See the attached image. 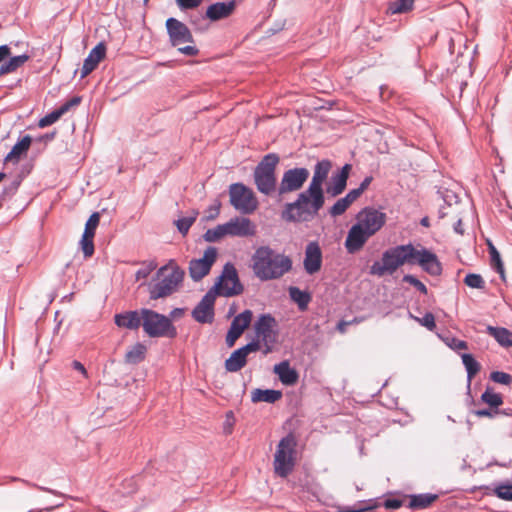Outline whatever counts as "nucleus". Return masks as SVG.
I'll return each mask as SVG.
<instances>
[{"label":"nucleus","instance_id":"29","mask_svg":"<svg viewBox=\"0 0 512 512\" xmlns=\"http://www.w3.org/2000/svg\"><path fill=\"white\" fill-rule=\"evenodd\" d=\"M31 137L26 135L21 140H19L5 157V161L7 162H15L17 163L23 155H25L31 145Z\"/></svg>","mask_w":512,"mask_h":512},{"label":"nucleus","instance_id":"27","mask_svg":"<svg viewBox=\"0 0 512 512\" xmlns=\"http://www.w3.org/2000/svg\"><path fill=\"white\" fill-rule=\"evenodd\" d=\"M274 373L284 385H294L298 381V373L291 368L288 361H282L273 368Z\"/></svg>","mask_w":512,"mask_h":512},{"label":"nucleus","instance_id":"33","mask_svg":"<svg viewBox=\"0 0 512 512\" xmlns=\"http://www.w3.org/2000/svg\"><path fill=\"white\" fill-rule=\"evenodd\" d=\"M290 298L298 305V308L301 311L307 309L308 304L311 300V296L308 292L302 291L298 287H290L289 288Z\"/></svg>","mask_w":512,"mask_h":512},{"label":"nucleus","instance_id":"18","mask_svg":"<svg viewBox=\"0 0 512 512\" xmlns=\"http://www.w3.org/2000/svg\"><path fill=\"white\" fill-rule=\"evenodd\" d=\"M166 28L172 46L193 42L192 33L183 22L175 18H168Z\"/></svg>","mask_w":512,"mask_h":512},{"label":"nucleus","instance_id":"42","mask_svg":"<svg viewBox=\"0 0 512 512\" xmlns=\"http://www.w3.org/2000/svg\"><path fill=\"white\" fill-rule=\"evenodd\" d=\"M99 221H100V215L98 212H94L93 214H91V216L89 217V219L87 220V222L85 224V229H84L83 233L94 237L96 228L99 225Z\"/></svg>","mask_w":512,"mask_h":512},{"label":"nucleus","instance_id":"48","mask_svg":"<svg viewBox=\"0 0 512 512\" xmlns=\"http://www.w3.org/2000/svg\"><path fill=\"white\" fill-rule=\"evenodd\" d=\"M417 321L424 327L429 330H433L435 328V318L432 313H426L422 318H417Z\"/></svg>","mask_w":512,"mask_h":512},{"label":"nucleus","instance_id":"28","mask_svg":"<svg viewBox=\"0 0 512 512\" xmlns=\"http://www.w3.org/2000/svg\"><path fill=\"white\" fill-rule=\"evenodd\" d=\"M114 321L118 327L127 329H137L140 325H142L140 311H128L125 313L116 314Z\"/></svg>","mask_w":512,"mask_h":512},{"label":"nucleus","instance_id":"21","mask_svg":"<svg viewBox=\"0 0 512 512\" xmlns=\"http://www.w3.org/2000/svg\"><path fill=\"white\" fill-rule=\"evenodd\" d=\"M106 45L103 42L98 43L89 53L87 58L84 60L81 69V78L88 76L94 71L98 64L105 58Z\"/></svg>","mask_w":512,"mask_h":512},{"label":"nucleus","instance_id":"9","mask_svg":"<svg viewBox=\"0 0 512 512\" xmlns=\"http://www.w3.org/2000/svg\"><path fill=\"white\" fill-rule=\"evenodd\" d=\"M279 162L276 154H267L256 166L254 171V181L258 191L264 195H271L277 191V181L275 169Z\"/></svg>","mask_w":512,"mask_h":512},{"label":"nucleus","instance_id":"53","mask_svg":"<svg viewBox=\"0 0 512 512\" xmlns=\"http://www.w3.org/2000/svg\"><path fill=\"white\" fill-rule=\"evenodd\" d=\"M369 508L362 506V504L354 505L353 507H343L340 509V512H365Z\"/></svg>","mask_w":512,"mask_h":512},{"label":"nucleus","instance_id":"24","mask_svg":"<svg viewBox=\"0 0 512 512\" xmlns=\"http://www.w3.org/2000/svg\"><path fill=\"white\" fill-rule=\"evenodd\" d=\"M349 170H350V165L345 164L342 167V169L340 170V172H338L337 174L332 176L331 183L327 187L328 194L335 197L344 191L346 184H347Z\"/></svg>","mask_w":512,"mask_h":512},{"label":"nucleus","instance_id":"26","mask_svg":"<svg viewBox=\"0 0 512 512\" xmlns=\"http://www.w3.org/2000/svg\"><path fill=\"white\" fill-rule=\"evenodd\" d=\"M331 166V162L328 160H322L315 165L314 174L308 186L311 190H323L322 186L330 172Z\"/></svg>","mask_w":512,"mask_h":512},{"label":"nucleus","instance_id":"30","mask_svg":"<svg viewBox=\"0 0 512 512\" xmlns=\"http://www.w3.org/2000/svg\"><path fill=\"white\" fill-rule=\"evenodd\" d=\"M282 397V392L279 390L273 389H254L251 392V400L254 403L257 402H266V403H275Z\"/></svg>","mask_w":512,"mask_h":512},{"label":"nucleus","instance_id":"8","mask_svg":"<svg viewBox=\"0 0 512 512\" xmlns=\"http://www.w3.org/2000/svg\"><path fill=\"white\" fill-rule=\"evenodd\" d=\"M144 332L152 338H175L177 329L171 319L154 310L143 308L140 310Z\"/></svg>","mask_w":512,"mask_h":512},{"label":"nucleus","instance_id":"34","mask_svg":"<svg viewBox=\"0 0 512 512\" xmlns=\"http://www.w3.org/2000/svg\"><path fill=\"white\" fill-rule=\"evenodd\" d=\"M29 60V56L26 54L11 57L8 62L0 67V75L12 73L19 67L24 65Z\"/></svg>","mask_w":512,"mask_h":512},{"label":"nucleus","instance_id":"19","mask_svg":"<svg viewBox=\"0 0 512 512\" xmlns=\"http://www.w3.org/2000/svg\"><path fill=\"white\" fill-rule=\"evenodd\" d=\"M216 294L207 292L198 305L193 309L192 316L199 323H212L214 319V303Z\"/></svg>","mask_w":512,"mask_h":512},{"label":"nucleus","instance_id":"51","mask_svg":"<svg viewBox=\"0 0 512 512\" xmlns=\"http://www.w3.org/2000/svg\"><path fill=\"white\" fill-rule=\"evenodd\" d=\"M465 284L472 288H480V275L468 274L464 279Z\"/></svg>","mask_w":512,"mask_h":512},{"label":"nucleus","instance_id":"64","mask_svg":"<svg viewBox=\"0 0 512 512\" xmlns=\"http://www.w3.org/2000/svg\"><path fill=\"white\" fill-rule=\"evenodd\" d=\"M5 173L0 172V182L5 178Z\"/></svg>","mask_w":512,"mask_h":512},{"label":"nucleus","instance_id":"47","mask_svg":"<svg viewBox=\"0 0 512 512\" xmlns=\"http://www.w3.org/2000/svg\"><path fill=\"white\" fill-rule=\"evenodd\" d=\"M156 266V263L153 261L147 263L143 268L136 272V279L140 280L148 277L150 273L156 268Z\"/></svg>","mask_w":512,"mask_h":512},{"label":"nucleus","instance_id":"49","mask_svg":"<svg viewBox=\"0 0 512 512\" xmlns=\"http://www.w3.org/2000/svg\"><path fill=\"white\" fill-rule=\"evenodd\" d=\"M203 0H176L177 5L184 10L194 9L201 5Z\"/></svg>","mask_w":512,"mask_h":512},{"label":"nucleus","instance_id":"41","mask_svg":"<svg viewBox=\"0 0 512 512\" xmlns=\"http://www.w3.org/2000/svg\"><path fill=\"white\" fill-rule=\"evenodd\" d=\"M93 239V236L88 234L86 235L85 233H83L82 238L80 240L81 249L86 258L91 257L94 253Z\"/></svg>","mask_w":512,"mask_h":512},{"label":"nucleus","instance_id":"35","mask_svg":"<svg viewBox=\"0 0 512 512\" xmlns=\"http://www.w3.org/2000/svg\"><path fill=\"white\" fill-rule=\"evenodd\" d=\"M414 1L415 0H395L389 2L387 13L391 15L407 13L413 9Z\"/></svg>","mask_w":512,"mask_h":512},{"label":"nucleus","instance_id":"46","mask_svg":"<svg viewBox=\"0 0 512 512\" xmlns=\"http://www.w3.org/2000/svg\"><path fill=\"white\" fill-rule=\"evenodd\" d=\"M403 281L413 285L417 290H419L422 294H427L426 286L418 280L415 276L407 274L403 276Z\"/></svg>","mask_w":512,"mask_h":512},{"label":"nucleus","instance_id":"60","mask_svg":"<svg viewBox=\"0 0 512 512\" xmlns=\"http://www.w3.org/2000/svg\"><path fill=\"white\" fill-rule=\"evenodd\" d=\"M454 231L460 235L464 233L463 227H462V220L458 219L456 223L454 224Z\"/></svg>","mask_w":512,"mask_h":512},{"label":"nucleus","instance_id":"54","mask_svg":"<svg viewBox=\"0 0 512 512\" xmlns=\"http://www.w3.org/2000/svg\"><path fill=\"white\" fill-rule=\"evenodd\" d=\"M361 194L362 192L356 188L351 190L344 198L347 199V202L351 205Z\"/></svg>","mask_w":512,"mask_h":512},{"label":"nucleus","instance_id":"57","mask_svg":"<svg viewBox=\"0 0 512 512\" xmlns=\"http://www.w3.org/2000/svg\"><path fill=\"white\" fill-rule=\"evenodd\" d=\"M11 54L10 48L7 45L0 46V63L9 57Z\"/></svg>","mask_w":512,"mask_h":512},{"label":"nucleus","instance_id":"58","mask_svg":"<svg viewBox=\"0 0 512 512\" xmlns=\"http://www.w3.org/2000/svg\"><path fill=\"white\" fill-rule=\"evenodd\" d=\"M72 366L75 370L79 371L83 376L87 377V371L82 363L79 361H73Z\"/></svg>","mask_w":512,"mask_h":512},{"label":"nucleus","instance_id":"39","mask_svg":"<svg viewBox=\"0 0 512 512\" xmlns=\"http://www.w3.org/2000/svg\"><path fill=\"white\" fill-rule=\"evenodd\" d=\"M461 358H462V362L467 370L468 382L470 383L472 377L475 376V374L478 371L477 362L472 357V355L467 354V353H463L461 355Z\"/></svg>","mask_w":512,"mask_h":512},{"label":"nucleus","instance_id":"56","mask_svg":"<svg viewBox=\"0 0 512 512\" xmlns=\"http://www.w3.org/2000/svg\"><path fill=\"white\" fill-rule=\"evenodd\" d=\"M183 314H184V309L175 308L169 313L168 317L171 319V322H172L173 320L181 318L183 316Z\"/></svg>","mask_w":512,"mask_h":512},{"label":"nucleus","instance_id":"14","mask_svg":"<svg viewBox=\"0 0 512 512\" xmlns=\"http://www.w3.org/2000/svg\"><path fill=\"white\" fill-rule=\"evenodd\" d=\"M412 254L411 265L418 264L425 272L433 276L441 273V264L433 252L425 248L417 249L413 246Z\"/></svg>","mask_w":512,"mask_h":512},{"label":"nucleus","instance_id":"45","mask_svg":"<svg viewBox=\"0 0 512 512\" xmlns=\"http://www.w3.org/2000/svg\"><path fill=\"white\" fill-rule=\"evenodd\" d=\"M490 379L499 384L510 385L512 383V376L506 372L494 371L490 374Z\"/></svg>","mask_w":512,"mask_h":512},{"label":"nucleus","instance_id":"6","mask_svg":"<svg viewBox=\"0 0 512 512\" xmlns=\"http://www.w3.org/2000/svg\"><path fill=\"white\" fill-rule=\"evenodd\" d=\"M159 281L150 287V299L164 298L175 292L183 280L184 271L173 260L157 271Z\"/></svg>","mask_w":512,"mask_h":512},{"label":"nucleus","instance_id":"1","mask_svg":"<svg viewBox=\"0 0 512 512\" xmlns=\"http://www.w3.org/2000/svg\"><path fill=\"white\" fill-rule=\"evenodd\" d=\"M386 223V214L372 207L362 209L356 215V222L348 230L344 246L348 253L360 251L366 242Z\"/></svg>","mask_w":512,"mask_h":512},{"label":"nucleus","instance_id":"61","mask_svg":"<svg viewBox=\"0 0 512 512\" xmlns=\"http://www.w3.org/2000/svg\"><path fill=\"white\" fill-rule=\"evenodd\" d=\"M347 325H349V322L342 321L338 324L337 328L341 333H344Z\"/></svg>","mask_w":512,"mask_h":512},{"label":"nucleus","instance_id":"31","mask_svg":"<svg viewBox=\"0 0 512 512\" xmlns=\"http://www.w3.org/2000/svg\"><path fill=\"white\" fill-rule=\"evenodd\" d=\"M486 330L501 346L512 347V332L507 328L487 326Z\"/></svg>","mask_w":512,"mask_h":512},{"label":"nucleus","instance_id":"50","mask_svg":"<svg viewBox=\"0 0 512 512\" xmlns=\"http://www.w3.org/2000/svg\"><path fill=\"white\" fill-rule=\"evenodd\" d=\"M220 207V202H216L215 204L211 205L206 211V219L214 220L215 218H217L220 213Z\"/></svg>","mask_w":512,"mask_h":512},{"label":"nucleus","instance_id":"62","mask_svg":"<svg viewBox=\"0 0 512 512\" xmlns=\"http://www.w3.org/2000/svg\"><path fill=\"white\" fill-rule=\"evenodd\" d=\"M386 506L392 507V508H398L400 506V504L397 501H388Z\"/></svg>","mask_w":512,"mask_h":512},{"label":"nucleus","instance_id":"38","mask_svg":"<svg viewBox=\"0 0 512 512\" xmlns=\"http://www.w3.org/2000/svg\"><path fill=\"white\" fill-rule=\"evenodd\" d=\"M435 499L436 495L432 494L416 495L411 498L410 506L413 508L423 509L428 507Z\"/></svg>","mask_w":512,"mask_h":512},{"label":"nucleus","instance_id":"17","mask_svg":"<svg viewBox=\"0 0 512 512\" xmlns=\"http://www.w3.org/2000/svg\"><path fill=\"white\" fill-rule=\"evenodd\" d=\"M253 318V312L251 310H244L237 316H235L231 322L230 328L226 335V344L228 347L234 346L236 340L243 334V332L249 327Z\"/></svg>","mask_w":512,"mask_h":512},{"label":"nucleus","instance_id":"52","mask_svg":"<svg viewBox=\"0 0 512 512\" xmlns=\"http://www.w3.org/2000/svg\"><path fill=\"white\" fill-rule=\"evenodd\" d=\"M178 50H179V52H181L185 55H188V56H196L199 52V50L195 46H192V45L180 47Z\"/></svg>","mask_w":512,"mask_h":512},{"label":"nucleus","instance_id":"55","mask_svg":"<svg viewBox=\"0 0 512 512\" xmlns=\"http://www.w3.org/2000/svg\"><path fill=\"white\" fill-rule=\"evenodd\" d=\"M20 185V182L19 181H14L12 182L8 187H6L3 191L4 194H8V195H14L18 189Z\"/></svg>","mask_w":512,"mask_h":512},{"label":"nucleus","instance_id":"10","mask_svg":"<svg viewBox=\"0 0 512 512\" xmlns=\"http://www.w3.org/2000/svg\"><path fill=\"white\" fill-rule=\"evenodd\" d=\"M230 204L242 214H252L258 208V200L249 187L234 183L229 187Z\"/></svg>","mask_w":512,"mask_h":512},{"label":"nucleus","instance_id":"40","mask_svg":"<svg viewBox=\"0 0 512 512\" xmlns=\"http://www.w3.org/2000/svg\"><path fill=\"white\" fill-rule=\"evenodd\" d=\"M495 495L505 501H512V484L511 483H499L494 488Z\"/></svg>","mask_w":512,"mask_h":512},{"label":"nucleus","instance_id":"3","mask_svg":"<svg viewBox=\"0 0 512 512\" xmlns=\"http://www.w3.org/2000/svg\"><path fill=\"white\" fill-rule=\"evenodd\" d=\"M325 202L323 190L308 187L301 192L294 202L287 203L282 211V218L289 222H306L312 220Z\"/></svg>","mask_w":512,"mask_h":512},{"label":"nucleus","instance_id":"15","mask_svg":"<svg viewBox=\"0 0 512 512\" xmlns=\"http://www.w3.org/2000/svg\"><path fill=\"white\" fill-rule=\"evenodd\" d=\"M217 258V249L209 247L199 259H193L189 264V273L193 280H201L206 276Z\"/></svg>","mask_w":512,"mask_h":512},{"label":"nucleus","instance_id":"5","mask_svg":"<svg viewBox=\"0 0 512 512\" xmlns=\"http://www.w3.org/2000/svg\"><path fill=\"white\" fill-rule=\"evenodd\" d=\"M413 245H398L383 252L381 261L374 262L370 267V274L382 277L393 274L404 264L411 265Z\"/></svg>","mask_w":512,"mask_h":512},{"label":"nucleus","instance_id":"23","mask_svg":"<svg viewBox=\"0 0 512 512\" xmlns=\"http://www.w3.org/2000/svg\"><path fill=\"white\" fill-rule=\"evenodd\" d=\"M482 402L491 406V409H482V417L492 418L499 414H506L504 411L499 410V406L503 404L502 396L492 392L489 388L482 393Z\"/></svg>","mask_w":512,"mask_h":512},{"label":"nucleus","instance_id":"7","mask_svg":"<svg viewBox=\"0 0 512 512\" xmlns=\"http://www.w3.org/2000/svg\"><path fill=\"white\" fill-rule=\"evenodd\" d=\"M296 445V438L291 433L279 441L273 461L274 472L277 476L285 478L293 471L296 464Z\"/></svg>","mask_w":512,"mask_h":512},{"label":"nucleus","instance_id":"2","mask_svg":"<svg viewBox=\"0 0 512 512\" xmlns=\"http://www.w3.org/2000/svg\"><path fill=\"white\" fill-rule=\"evenodd\" d=\"M251 262L255 277L261 281L279 279L292 269L290 257L276 252L269 246L258 247L252 255Z\"/></svg>","mask_w":512,"mask_h":512},{"label":"nucleus","instance_id":"63","mask_svg":"<svg viewBox=\"0 0 512 512\" xmlns=\"http://www.w3.org/2000/svg\"><path fill=\"white\" fill-rule=\"evenodd\" d=\"M421 224L424 225V226H428V219L427 218H423L421 220Z\"/></svg>","mask_w":512,"mask_h":512},{"label":"nucleus","instance_id":"37","mask_svg":"<svg viewBox=\"0 0 512 512\" xmlns=\"http://www.w3.org/2000/svg\"><path fill=\"white\" fill-rule=\"evenodd\" d=\"M198 216V211L192 210L189 215L181 217L175 221V225L177 226L178 231L182 235H186L192 226V224L196 221Z\"/></svg>","mask_w":512,"mask_h":512},{"label":"nucleus","instance_id":"12","mask_svg":"<svg viewBox=\"0 0 512 512\" xmlns=\"http://www.w3.org/2000/svg\"><path fill=\"white\" fill-rule=\"evenodd\" d=\"M276 321L270 314L261 315L254 324L256 337L265 345V354L272 351L277 340Z\"/></svg>","mask_w":512,"mask_h":512},{"label":"nucleus","instance_id":"20","mask_svg":"<svg viewBox=\"0 0 512 512\" xmlns=\"http://www.w3.org/2000/svg\"><path fill=\"white\" fill-rule=\"evenodd\" d=\"M303 266L307 274L313 275L320 271L322 266V250L316 241H311L305 248Z\"/></svg>","mask_w":512,"mask_h":512},{"label":"nucleus","instance_id":"43","mask_svg":"<svg viewBox=\"0 0 512 512\" xmlns=\"http://www.w3.org/2000/svg\"><path fill=\"white\" fill-rule=\"evenodd\" d=\"M350 204L347 202V199L340 198L335 204L330 208L329 213L331 216L336 217L342 215L348 208Z\"/></svg>","mask_w":512,"mask_h":512},{"label":"nucleus","instance_id":"13","mask_svg":"<svg viewBox=\"0 0 512 512\" xmlns=\"http://www.w3.org/2000/svg\"><path fill=\"white\" fill-rule=\"evenodd\" d=\"M309 177V171L306 168H294L287 170L281 179L277 189L278 195L282 196L289 192L299 190Z\"/></svg>","mask_w":512,"mask_h":512},{"label":"nucleus","instance_id":"22","mask_svg":"<svg viewBox=\"0 0 512 512\" xmlns=\"http://www.w3.org/2000/svg\"><path fill=\"white\" fill-rule=\"evenodd\" d=\"M236 9L234 0L229 2H217L210 5L206 10V17L211 21H218L231 16Z\"/></svg>","mask_w":512,"mask_h":512},{"label":"nucleus","instance_id":"25","mask_svg":"<svg viewBox=\"0 0 512 512\" xmlns=\"http://www.w3.org/2000/svg\"><path fill=\"white\" fill-rule=\"evenodd\" d=\"M81 101V98L75 96L61 105L58 109L52 111L39 121L41 128L54 124L63 114H65L71 107L77 106Z\"/></svg>","mask_w":512,"mask_h":512},{"label":"nucleus","instance_id":"44","mask_svg":"<svg viewBox=\"0 0 512 512\" xmlns=\"http://www.w3.org/2000/svg\"><path fill=\"white\" fill-rule=\"evenodd\" d=\"M443 341L448 347L457 352H460L461 350H465L467 348V344L465 341L457 339L452 336H447L443 338Z\"/></svg>","mask_w":512,"mask_h":512},{"label":"nucleus","instance_id":"16","mask_svg":"<svg viewBox=\"0 0 512 512\" xmlns=\"http://www.w3.org/2000/svg\"><path fill=\"white\" fill-rule=\"evenodd\" d=\"M259 348V341H252L233 351L230 357L225 361V369L228 372L240 371L246 365L249 353L256 352Z\"/></svg>","mask_w":512,"mask_h":512},{"label":"nucleus","instance_id":"32","mask_svg":"<svg viewBox=\"0 0 512 512\" xmlns=\"http://www.w3.org/2000/svg\"><path fill=\"white\" fill-rule=\"evenodd\" d=\"M487 246H488V252L490 256V266L492 269H494L501 277L502 280H505V270L504 265L500 256V253L496 249V247L493 245L492 241L490 239L485 240Z\"/></svg>","mask_w":512,"mask_h":512},{"label":"nucleus","instance_id":"4","mask_svg":"<svg viewBox=\"0 0 512 512\" xmlns=\"http://www.w3.org/2000/svg\"><path fill=\"white\" fill-rule=\"evenodd\" d=\"M256 234L257 226L252 220L236 216L224 224L208 229L203 238L206 242H217L225 236L247 238L254 237Z\"/></svg>","mask_w":512,"mask_h":512},{"label":"nucleus","instance_id":"36","mask_svg":"<svg viewBox=\"0 0 512 512\" xmlns=\"http://www.w3.org/2000/svg\"><path fill=\"white\" fill-rule=\"evenodd\" d=\"M145 353L146 347L141 343H137L129 351H127L125 360L130 364L139 363L144 359Z\"/></svg>","mask_w":512,"mask_h":512},{"label":"nucleus","instance_id":"11","mask_svg":"<svg viewBox=\"0 0 512 512\" xmlns=\"http://www.w3.org/2000/svg\"><path fill=\"white\" fill-rule=\"evenodd\" d=\"M216 293L221 296L231 297L243 292V285L240 283L238 273L233 264L227 263L214 286Z\"/></svg>","mask_w":512,"mask_h":512},{"label":"nucleus","instance_id":"59","mask_svg":"<svg viewBox=\"0 0 512 512\" xmlns=\"http://www.w3.org/2000/svg\"><path fill=\"white\" fill-rule=\"evenodd\" d=\"M372 182V177L368 176L366 177L360 184V186L358 187V189L363 193L367 188L368 186L370 185V183Z\"/></svg>","mask_w":512,"mask_h":512}]
</instances>
